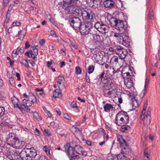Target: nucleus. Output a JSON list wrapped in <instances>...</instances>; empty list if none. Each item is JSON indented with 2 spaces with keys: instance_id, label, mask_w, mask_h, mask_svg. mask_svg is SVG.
Returning <instances> with one entry per match:
<instances>
[{
  "instance_id": "nucleus-1",
  "label": "nucleus",
  "mask_w": 160,
  "mask_h": 160,
  "mask_svg": "<svg viewBox=\"0 0 160 160\" xmlns=\"http://www.w3.org/2000/svg\"><path fill=\"white\" fill-rule=\"evenodd\" d=\"M64 150L70 160L78 159L82 156H86L87 153L82 147L78 145H71L67 143L64 146Z\"/></svg>"
},
{
  "instance_id": "nucleus-2",
  "label": "nucleus",
  "mask_w": 160,
  "mask_h": 160,
  "mask_svg": "<svg viewBox=\"0 0 160 160\" xmlns=\"http://www.w3.org/2000/svg\"><path fill=\"white\" fill-rule=\"evenodd\" d=\"M129 121V118L126 112L122 111L119 112L115 117V123L118 125L127 124Z\"/></svg>"
},
{
  "instance_id": "nucleus-3",
  "label": "nucleus",
  "mask_w": 160,
  "mask_h": 160,
  "mask_svg": "<svg viewBox=\"0 0 160 160\" xmlns=\"http://www.w3.org/2000/svg\"><path fill=\"white\" fill-rule=\"evenodd\" d=\"M111 25L120 32H127V27L124 24L123 21L115 18H112L110 20Z\"/></svg>"
},
{
  "instance_id": "nucleus-4",
  "label": "nucleus",
  "mask_w": 160,
  "mask_h": 160,
  "mask_svg": "<svg viewBox=\"0 0 160 160\" xmlns=\"http://www.w3.org/2000/svg\"><path fill=\"white\" fill-rule=\"evenodd\" d=\"M81 16L84 20L90 21L91 22H92L94 21L95 14L92 10L82 9Z\"/></svg>"
},
{
  "instance_id": "nucleus-5",
  "label": "nucleus",
  "mask_w": 160,
  "mask_h": 160,
  "mask_svg": "<svg viewBox=\"0 0 160 160\" xmlns=\"http://www.w3.org/2000/svg\"><path fill=\"white\" fill-rule=\"evenodd\" d=\"M82 9L78 5H72L68 7L66 10L69 14H73L75 15H79L82 12Z\"/></svg>"
},
{
  "instance_id": "nucleus-6",
  "label": "nucleus",
  "mask_w": 160,
  "mask_h": 160,
  "mask_svg": "<svg viewBox=\"0 0 160 160\" xmlns=\"http://www.w3.org/2000/svg\"><path fill=\"white\" fill-rule=\"evenodd\" d=\"M69 22L71 26L76 30H78L82 26L80 19L78 17H74L70 19Z\"/></svg>"
},
{
  "instance_id": "nucleus-7",
  "label": "nucleus",
  "mask_w": 160,
  "mask_h": 160,
  "mask_svg": "<svg viewBox=\"0 0 160 160\" xmlns=\"http://www.w3.org/2000/svg\"><path fill=\"white\" fill-rule=\"evenodd\" d=\"M126 49H124L120 46H117L116 53L119 56V57L124 59L128 54Z\"/></svg>"
},
{
  "instance_id": "nucleus-8",
  "label": "nucleus",
  "mask_w": 160,
  "mask_h": 160,
  "mask_svg": "<svg viewBox=\"0 0 160 160\" xmlns=\"http://www.w3.org/2000/svg\"><path fill=\"white\" fill-rule=\"evenodd\" d=\"M123 59L119 57L114 56L112 58L110 63L113 65V66H116L121 64L122 62Z\"/></svg>"
},
{
  "instance_id": "nucleus-9",
  "label": "nucleus",
  "mask_w": 160,
  "mask_h": 160,
  "mask_svg": "<svg viewBox=\"0 0 160 160\" xmlns=\"http://www.w3.org/2000/svg\"><path fill=\"white\" fill-rule=\"evenodd\" d=\"M102 82L104 85V86L108 87V89L111 88L114 86L112 79L109 78H104L102 80Z\"/></svg>"
},
{
  "instance_id": "nucleus-10",
  "label": "nucleus",
  "mask_w": 160,
  "mask_h": 160,
  "mask_svg": "<svg viewBox=\"0 0 160 160\" xmlns=\"http://www.w3.org/2000/svg\"><path fill=\"white\" fill-rule=\"evenodd\" d=\"M28 148L22 150L19 153V156L22 160H30V157L28 156V153L27 151Z\"/></svg>"
},
{
  "instance_id": "nucleus-11",
  "label": "nucleus",
  "mask_w": 160,
  "mask_h": 160,
  "mask_svg": "<svg viewBox=\"0 0 160 160\" xmlns=\"http://www.w3.org/2000/svg\"><path fill=\"white\" fill-rule=\"evenodd\" d=\"M120 39H122V45L127 47L129 46L131 40L128 36L123 33Z\"/></svg>"
},
{
  "instance_id": "nucleus-12",
  "label": "nucleus",
  "mask_w": 160,
  "mask_h": 160,
  "mask_svg": "<svg viewBox=\"0 0 160 160\" xmlns=\"http://www.w3.org/2000/svg\"><path fill=\"white\" fill-rule=\"evenodd\" d=\"M58 87L59 88V90L56 89L53 92V97L55 98H61L62 97V94L61 92L59 91L60 89H62L64 88V86L63 84L62 86L59 85Z\"/></svg>"
},
{
  "instance_id": "nucleus-13",
  "label": "nucleus",
  "mask_w": 160,
  "mask_h": 160,
  "mask_svg": "<svg viewBox=\"0 0 160 160\" xmlns=\"http://www.w3.org/2000/svg\"><path fill=\"white\" fill-rule=\"evenodd\" d=\"M27 150L28 153L29 152V153H28V156L30 157V160H32V159L35 158L37 155L36 150L33 148H28Z\"/></svg>"
},
{
  "instance_id": "nucleus-14",
  "label": "nucleus",
  "mask_w": 160,
  "mask_h": 160,
  "mask_svg": "<svg viewBox=\"0 0 160 160\" xmlns=\"http://www.w3.org/2000/svg\"><path fill=\"white\" fill-rule=\"evenodd\" d=\"M22 142L20 141L19 139L18 138H16L10 146H12V147L17 149L20 148L22 147Z\"/></svg>"
},
{
  "instance_id": "nucleus-15",
  "label": "nucleus",
  "mask_w": 160,
  "mask_h": 160,
  "mask_svg": "<svg viewBox=\"0 0 160 160\" xmlns=\"http://www.w3.org/2000/svg\"><path fill=\"white\" fill-rule=\"evenodd\" d=\"M15 135L13 133H9L7 138V142L8 145L10 146L13 142L15 140L16 138Z\"/></svg>"
},
{
  "instance_id": "nucleus-16",
  "label": "nucleus",
  "mask_w": 160,
  "mask_h": 160,
  "mask_svg": "<svg viewBox=\"0 0 160 160\" xmlns=\"http://www.w3.org/2000/svg\"><path fill=\"white\" fill-rule=\"evenodd\" d=\"M32 48V49L29 51L31 56L34 60L36 61V56L38 54V50L35 47H33Z\"/></svg>"
},
{
  "instance_id": "nucleus-17",
  "label": "nucleus",
  "mask_w": 160,
  "mask_h": 160,
  "mask_svg": "<svg viewBox=\"0 0 160 160\" xmlns=\"http://www.w3.org/2000/svg\"><path fill=\"white\" fill-rule=\"evenodd\" d=\"M124 145L121 147L122 151L123 153L125 154H128L131 152V149L129 148V146L126 143L123 144Z\"/></svg>"
},
{
  "instance_id": "nucleus-18",
  "label": "nucleus",
  "mask_w": 160,
  "mask_h": 160,
  "mask_svg": "<svg viewBox=\"0 0 160 160\" xmlns=\"http://www.w3.org/2000/svg\"><path fill=\"white\" fill-rule=\"evenodd\" d=\"M102 25L101 28L99 29V32L104 33H107L109 30V26L104 24L102 22Z\"/></svg>"
},
{
  "instance_id": "nucleus-19",
  "label": "nucleus",
  "mask_w": 160,
  "mask_h": 160,
  "mask_svg": "<svg viewBox=\"0 0 160 160\" xmlns=\"http://www.w3.org/2000/svg\"><path fill=\"white\" fill-rule=\"evenodd\" d=\"M81 34L83 35L88 34L89 32V28H85L84 25H82L79 29Z\"/></svg>"
},
{
  "instance_id": "nucleus-20",
  "label": "nucleus",
  "mask_w": 160,
  "mask_h": 160,
  "mask_svg": "<svg viewBox=\"0 0 160 160\" xmlns=\"http://www.w3.org/2000/svg\"><path fill=\"white\" fill-rule=\"evenodd\" d=\"M114 2L112 0H106L104 2V6L106 8H110L113 7Z\"/></svg>"
},
{
  "instance_id": "nucleus-21",
  "label": "nucleus",
  "mask_w": 160,
  "mask_h": 160,
  "mask_svg": "<svg viewBox=\"0 0 160 160\" xmlns=\"http://www.w3.org/2000/svg\"><path fill=\"white\" fill-rule=\"evenodd\" d=\"M150 156V150L148 149H145L144 151L143 160H149Z\"/></svg>"
},
{
  "instance_id": "nucleus-22",
  "label": "nucleus",
  "mask_w": 160,
  "mask_h": 160,
  "mask_svg": "<svg viewBox=\"0 0 160 160\" xmlns=\"http://www.w3.org/2000/svg\"><path fill=\"white\" fill-rule=\"evenodd\" d=\"M114 108L111 104L107 103L103 107L104 111L106 112H109L110 110H113Z\"/></svg>"
},
{
  "instance_id": "nucleus-23",
  "label": "nucleus",
  "mask_w": 160,
  "mask_h": 160,
  "mask_svg": "<svg viewBox=\"0 0 160 160\" xmlns=\"http://www.w3.org/2000/svg\"><path fill=\"white\" fill-rule=\"evenodd\" d=\"M117 141L119 142L120 144L121 147L124 145V143L126 144V142L125 139H124L120 135H118L117 138Z\"/></svg>"
},
{
  "instance_id": "nucleus-24",
  "label": "nucleus",
  "mask_w": 160,
  "mask_h": 160,
  "mask_svg": "<svg viewBox=\"0 0 160 160\" xmlns=\"http://www.w3.org/2000/svg\"><path fill=\"white\" fill-rule=\"evenodd\" d=\"M117 160H130L129 158L126 157L123 153H122L117 154Z\"/></svg>"
},
{
  "instance_id": "nucleus-25",
  "label": "nucleus",
  "mask_w": 160,
  "mask_h": 160,
  "mask_svg": "<svg viewBox=\"0 0 160 160\" xmlns=\"http://www.w3.org/2000/svg\"><path fill=\"white\" fill-rule=\"evenodd\" d=\"M132 82L130 78H128V79H125L124 83L128 87L130 88L133 86Z\"/></svg>"
},
{
  "instance_id": "nucleus-26",
  "label": "nucleus",
  "mask_w": 160,
  "mask_h": 160,
  "mask_svg": "<svg viewBox=\"0 0 160 160\" xmlns=\"http://www.w3.org/2000/svg\"><path fill=\"white\" fill-rule=\"evenodd\" d=\"M26 34V32L24 30L19 31L18 32L19 36L18 39L20 40H23Z\"/></svg>"
},
{
  "instance_id": "nucleus-27",
  "label": "nucleus",
  "mask_w": 160,
  "mask_h": 160,
  "mask_svg": "<svg viewBox=\"0 0 160 160\" xmlns=\"http://www.w3.org/2000/svg\"><path fill=\"white\" fill-rule=\"evenodd\" d=\"M132 100V107L135 109V108L138 107L139 102H138V100L136 99L135 98H133Z\"/></svg>"
},
{
  "instance_id": "nucleus-28",
  "label": "nucleus",
  "mask_w": 160,
  "mask_h": 160,
  "mask_svg": "<svg viewBox=\"0 0 160 160\" xmlns=\"http://www.w3.org/2000/svg\"><path fill=\"white\" fill-rule=\"evenodd\" d=\"M131 129V128L128 125H122L121 128V131L122 132H127L129 130Z\"/></svg>"
},
{
  "instance_id": "nucleus-29",
  "label": "nucleus",
  "mask_w": 160,
  "mask_h": 160,
  "mask_svg": "<svg viewBox=\"0 0 160 160\" xmlns=\"http://www.w3.org/2000/svg\"><path fill=\"white\" fill-rule=\"evenodd\" d=\"M10 17V14L8 12H7L6 15V19L3 23L4 26L6 27L7 28H8V26L7 25V24L9 22Z\"/></svg>"
},
{
  "instance_id": "nucleus-30",
  "label": "nucleus",
  "mask_w": 160,
  "mask_h": 160,
  "mask_svg": "<svg viewBox=\"0 0 160 160\" xmlns=\"http://www.w3.org/2000/svg\"><path fill=\"white\" fill-rule=\"evenodd\" d=\"M11 100L14 107H16L18 104V100L16 97L13 96L11 98Z\"/></svg>"
},
{
  "instance_id": "nucleus-31",
  "label": "nucleus",
  "mask_w": 160,
  "mask_h": 160,
  "mask_svg": "<svg viewBox=\"0 0 160 160\" xmlns=\"http://www.w3.org/2000/svg\"><path fill=\"white\" fill-rule=\"evenodd\" d=\"M102 22L97 21L94 24V27L95 28L99 31V29H100L102 26Z\"/></svg>"
},
{
  "instance_id": "nucleus-32",
  "label": "nucleus",
  "mask_w": 160,
  "mask_h": 160,
  "mask_svg": "<svg viewBox=\"0 0 160 160\" xmlns=\"http://www.w3.org/2000/svg\"><path fill=\"white\" fill-rule=\"evenodd\" d=\"M50 126L54 128H58L59 127L58 122H52L50 123Z\"/></svg>"
},
{
  "instance_id": "nucleus-33",
  "label": "nucleus",
  "mask_w": 160,
  "mask_h": 160,
  "mask_svg": "<svg viewBox=\"0 0 160 160\" xmlns=\"http://www.w3.org/2000/svg\"><path fill=\"white\" fill-rule=\"evenodd\" d=\"M43 150L45 151L46 153L48 155H50V147L47 146H45L43 148Z\"/></svg>"
},
{
  "instance_id": "nucleus-34",
  "label": "nucleus",
  "mask_w": 160,
  "mask_h": 160,
  "mask_svg": "<svg viewBox=\"0 0 160 160\" xmlns=\"http://www.w3.org/2000/svg\"><path fill=\"white\" fill-rule=\"evenodd\" d=\"M29 100L31 102L34 103L36 101V97L33 95H31L29 96Z\"/></svg>"
},
{
  "instance_id": "nucleus-35",
  "label": "nucleus",
  "mask_w": 160,
  "mask_h": 160,
  "mask_svg": "<svg viewBox=\"0 0 160 160\" xmlns=\"http://www.w3.org/2000/svg\"><path fill=\"white\" fill-rule=\"evenodd\" d=\"M64 79V77L61 76H59L58 77L57 82L59 84L58 86L59 85L60 86V85H61Z\"/></svg>"
},
{
  "instance_id": "nucleus-36",
  "label": "nucleus",
  "mask_w": 160,
  "mask_h": 160,
  "mask_svg": "<svg viewBox=\"0 0 160 160\" xmlns=\"http://www.w3.org/2000/svg\"><path fill=\"white\" fill-rule=\"evenodd\" d=\"M43 132L44 135L45 136L49 137L51 135V132L48 129H44Z\"/></svg>"
},
{
  "instance_id": "nucleus-37",
  "label": "nucleus",
  "mask_w": 160,
  "mask_h": 160,
  "mask_svg": "<svg viewBox=\"0 0 160 160\" xmlns=\"http://www.w3.org/2000/svg\"><path fill=\"white\" fill-rule=\"evenodd\" d=\"M88 3L90 7H92L94 5V4H96V1L95 0H87Z\"/></svg>"
},
{
  "instance_id": "nucleus-38",
  "label": "nucleus",
  "mask_w": 160,
  "mask_h": 160,
  "mask_svg": "<svg viewBox=\"0 0 160 160\" xmlns=\"http://www.w3.org/2000/svg\"><path fill=\"white\" fill-rule=\"evenodd\" d=\"M94 66L92 65L89 66L88 68V72L89 74L92 73L94 70Z\"/></svg>"
},
{
  "instance_id": "nucleus-39",
  "label": "nucleus",
  "mask_w": 160,
  "mask_h": 160,
  "mask_svg": "<svg viewBox=\"0 0 160 160\" xmlns=\"http://www.w3.org/2000/svg\"><path fill=\"white\" fill-rule=\"evenodd\" d=\"M5 114V109L4 107L0 106V117H2Z\"/></svg>"
},
{
  "instance_id": "nucleus-40",
  "label": "nucleus",
  "mask_w": 160,
  "mask_h": 160,
  "mask_svg": "<svg viewBox=\"0 0 160 160\" xmlns=\"http://www.w3.org/2000/svg\"><path fill=\"white\" fill-rule=\"evenodd\" d=\"M16 107L18 108L19 109L22 110H24L26 106L23 104H19Z\"/></svg>"
},
{
  "instance_id": "nucleus-41",
  "label": "nucleus",
  "mask_w": 160,
  "mask_h": 160,
  "mask_svg": "<svg viewBox=\"0 0 160 160\" xmlns=\"http://www.w3.org/2000/svg\"><path fill=\"white\" fill-rule=\"evenodd\" d=\"M93 38L96 42H99L101 41L100 36L98 34L95 36H93Z\"/></svg>"
},
{
  "instance_id": "nucleus-42",
  "label": "nucleus",
  "mask_w": 160,
  "mask_h": 160,
  "mask_svg": "<svg viewBox=\"0 0 160 160\" xmlns=\"http://www.w3.org/2000/svg\"><path fill=\"white\" fill-rule=\"evenodd\" d=\"M70 3L73 5L78 6L80 5V2L78 0H70Z\"/></svg>"
},
{
  "instance_id": "nucleus-43",
  "label": "nucleus",
  "mask_w": 160,
  "mask_h": 160,
  "mask_svg": "<svg viewBox=\"0 0 160 160\" xmlns=\"http://www.w3.org/2000/svg\"><path fill=\"white\" fill-rule=\"evenodd\" d=\"M7 157L11 160H17V158L14 154H8L7 156Z\"/></svg>"
},
{
  "instance_id": "nucleus-44",
  "label": "nucleus",
  "mask_w": 160,
  "mask_h": 160,
  "mask_svg": "<svg viewBox=\"0 0 160 160\" xmlns=\"http://www.w3.org/2000/svg\"><path fill=\"white\" fill-rule=\"evenodd\" d=\"M75 73L77 75H79L81 73L82 71L79 67L77 66L75 68Z\"/></svg>"
},
{
  "instance_id": "nucleus-45",
  "label": "nucleus",
  "mask_w": 160,
  "mask_h": 160,
  "mask_svg": "<svg viewBox=\"0 0 160 160\" xmlns=\"http://www.w3.org/2000/svg\"><path fill=\"white\" fill-rule=\"evenodd\" d=\"M97 30H96L95 29L92 28L90 30H89V32L90 33L92 34L93 36H95L97 34Z\"/></svg>"
},
{
  "instance_id": "nucleus-46",
  "label": "nucleus",
  "mask_w": 160,
  "mask_h": 160,
  "mask_svg": "<svg viewBox=\"0 0 160 160\" xmlns=\"http://www.w3.org/2000/svg\"><path fill=\"white\" fill-rule=\"evenodd\" d=\"M21 63L27 67L28 68H29V66L28 65V60H23Z\"/></svg>"
},
{
  "instance_id": "nucleus-47",
  "label": "nucleus",
  "mask_w": 160,
  "mask_h": 160,
  "mask_svg": "<svg viewBox=\"0 0 160 160\" xmlns=\"http://www.w3.org/2000/svg\"><path fill=\"white\" fill-rule=\"evenodd\" d=\"M31 113L33 114V116L34 118H35L36 119H41V118L39 116L38 114L36 112H31Z\"/></svg>"
},
{
  "instance_id": "nucleus-48",
  "label": "nucleus",
  "mask_w": 160,
  "mask_h": 160,
  "mask_svg": "<svg viewBox=\"0 0 160 160\" xmlns=\"http://www.w3.org/2000/svg\"><path fill=\"white\" fill-rule=\"evenodd\" d=\"M147 90L146 88H144V90L142 91L139 95L140 98L141 99L143 98L146 94Z\"/></svg>"
},
{
  "instance_id": "nucleus-49",
  "label": "nucleus",
  "mask_w": 160,
  "mask_h": 160,
  "mask_svg": "<svg viewBox=\"0 0 160 160\" xmlns=\"http://www.w3.org/2000/svg\"><path fill=\"white\" fill-rule=\"evenodd\" d=\"M145 125H148L150 124V119L149 118H147L146 119L144 118L143 121Z\"/></svg>"
},
{
  "instance_id": "nucleus-50",
  "label": "nucleus",
  "mask_w": 160,
  "mask_h": 160,
  "mask_svg": "<svg viewBox=\"0 0 160 160\" xmlns=\"http://www.w3.org/2000/svg\"><path fill=\"white\" fill-rule=\"evenodd\" d=\"M91 22H86L85 23V25L84 26V27H85V28H90L92 26V24Z\"/></svg>"
},
{
  "instance_id": "nucleus-51",
  "label": "nucleus",
  "mask_w": 160,
  "mask_h": 160,
  "mask_svg": "<svg viewBox=\"0 0 160 160\" xmlns=\"http://www.w3.org/2000/svg\"><path fill=\"white\" fill-rule=\"evenodd\" d=\"M117 46H114L113 47H110L109 48V51L110 52H112L116 53Z\"/></svg>"
},
{
  "instance_id": "nucleus-52",
  "label": "nucleus",
  "mask_w": 160,
  "mask_h": 160,
  "mask_svg": "<svg viewBox=\"0 0 160 160\" xmlns=\"http://www.w3.org/2000/svg\"><path fill=\"white\" fill-rule=\"evenodd\" d=\"M110 88L108 90H104V93L105 94H108L109 96L111 95L112 94V92L111 91L109 90Z\"/></svg>"
},
{
  "instance_id": "nucleus-53",
  "label": "nucleus",
  "mask_w": 160,
  "mask_h": 160,
  "mask_svg": "<svg viewBox=\"0 0 160 160\" xmlns=\"http://www.w3.org/2000/svg\"><path fill=\"white\" fill-rule=\"evenodd\" d=\"M63 117L65 119L69 121L71 120V117L68 114L65 113L64 114Z\"/></svg>"
},
{
  "instance_id": "nucleus-54",
  "label": "nucleus",
  "mask_w": 160,
  "mask_h": 160,
  "mask_svg": "<svg viewBox=\"0 0 160 160\" xmlns=\"http://www.w3.org/2000/svg\"><path fill=\"white\" fill-rule=\"evenodd\" d=\"M121 32V33H115L114 35V36L116 38L119 37V38H121L122 35H123V33L124 32Z\"/></svg>"
},
{
  "instance_id": "nucleus-55",
  "label": "nucleus",
  "mask_w": 160,
  "mask_h": 160,
  "mask_svg": "<svg viewBox=\"0 0 160 160\" xmlns=\"http://www.w3.org/2000/svg\"><path fill=\"white\" fill-rule=\"evenodd\" d=\"M21 23L19 22H14L12 24H11V27H13L15 26H19L20 25Z\"/></svg>"
},
{
  "instance_id": "nucleus-56",
  "label": "nucleus",
  "mask_w": 160,
  "mask_h": 160,
  "mask_svg": "<svg viewBox=\"0 0 160 160\" xmlns=\"http://www.w3.org/2000/svg\"><path fill=\"white\" fill-rule=\"evenodd\" d=\"M71 106L72 108H78V107L77 106L76 103L75 102H72L71 104Z\"/></svg>"
},
{
  "instance_id": "nucleus-57",
  "label": "nucleus",
  "mask_w": 160,
  "mask_h": 160,
  "mask_svg": "<svg viewBox=\"0 0 160 160\" xmlns=\"http://www.w3.org/2000/svg\"><path fill=\"white\" fill-rule=\"evenodd\" d=\"M104 74H105V73H104V72H102L101 74L98 75V78H98V77H99V78L98 79H100L102 81V78L104 77Z\"/></svg>"
},
{
  "instance_id": "nucleus-58",
  "label": "nucleus",
  "mask_w": 160,
  "mask_h": 160,
  "mask_svg": "<svg viewBox=\"0 0 160 160\" xmlns=\"http://www.w3.org/2000/svg\"><path fill=\"white\" fill-rule=\"evenodd\" d=\"M24 102H25L26 106L27 107H29L31 106L32 104L30 102H28V100L26 99H24L23 100Z\"/></svg>"
},
{
  "instance_id": "nucleus-59",
  "label": "nucleus",
  "mask_w": 160,
  "mask_h": 160,
  "mask_svg": "<svg viewBox=\"0 0 160 160\" xmlns=\"http://www.w3.org/2000/svg\"><path fill=\"white\" fill-rule=\"evenodd\" d=\"M51 35L53 37H57V35L56 32L54 30H51L50 32Z\"/></svg>"
},
{
  "instance_id": "nucleus-60",
  "label": "nucleus",
  "mask_w": 160,
  "mask_h": 160,
  "mask_svg": "<svg viewBox=\"0 0 160 160\" xmlns=\"http://www.w3.org/2000/svg\"><path fill=\"white\" fill-rule=\"evenodd\" d=\"M86 142L87 144L90 146H92L94 144V143L93 142H92L89 140L86 141Z\"/></svg>"
},
{
  "instance_id": "nucleus-61",
  "label": "nucleus",
  "mask_w": 160,
  "mask_h": 160,
  "mask_svg": "<svg viewBox=\"0 0 160 160\" xmlns=\"http://www.w3.org/2000/svg\"><path fill=\"white\" fill-rule=\"evenodd\" d=\"M34 132L35 135L37 136H39L40 135V131L39 130L36 128H35Z\"/></svg>"
},
{
  "instance_id": "nucleus-62",
  "label": "nucleus",
  "mask_w": 160,
  "mask_h": 160,
  "mask_svg": "<svg viewBox=\"0 0 160 160\" xmlns=\"http://www.w3.org/2000/svg\"><path fill=\"white\" fill-rule=\"evenodd\" d=\"M38 160H48L46 157L44 155L40 156Z\"/></svg>"
},
{
  "instance_id": "nucleus-63",
  "label": "nucleus",
  "mask_w": 160,
  "mask_h": 160,
  "mask_svg": "<svg viewBox=\"0 0 160 160\" xmlns=\"http://www.w3.org/2000/svg\"><path fill=\"white\" fill-rule=\"evenodd\" d=\"M114 157L112 155L109 156L107 158V160H114Z\"/></svg>"
},
{
  "instance_id": "nucleus-64",
  "label": "nucleus",
  "mask_w": 160,
  "mask_h": 160,
  "mask_svg": "<svg viewBox=\"0 0 160 160\" xmlns=\"http://www.w3.org/2000/svg\"><path fill=\"white\" fill-rule=\"evenodd\" d=\"M52 64V61L50 62L48 61L47 62V67L48 68H51L50 66Z\"/></svg>"
}]
</instances>
